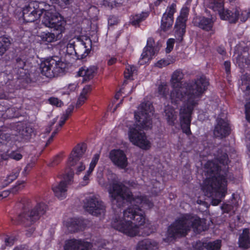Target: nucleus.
I'll return each mask as SVG.
<instances>
[{"mask_svg":"<svg viewBox=\"0 0 250 250\" xmlns=\"http://www.w3.org/2000/svg\"><path fill=\"white\" fill-rule=\"evenodd\" d=\"M48 101L50 104L52 105H56L58 107H60L62 104V101L57 98L51 97L49 99Z\"/></svg>","mask_w":250,"mask_h":250,"instance_id":"obj_51","label":"nucleus"},{"mask_svg":"<svg viewBox=\"0 0 250 250\" xmlns=\"http://www.w3.org/2000/svg\"><path fill=\"white\" fill-rule=\"evenodd\" d=\"M33 164H27L26 167H25L23 172L26 173L28 171H29L31 168H32V167H33Z\"/></svg>","mask_w":250,"mask_h":250,"instance_id":"obj_64","label":"nucleus"},{"mask_svg":"<svg viewBox=\"0 0 250 250\" xmlns=\"http://www.w3.org/2000/svg\"><path fill=\"white\" fill-rule=\"evenodd\" d=\"M137 71L136 68L134 66L128 65L126 67L124 72L125 77L126 79H129Z\"/></svg>","mask_w":250,"mask_h":250,"instance_id":"obj_42","label":"nucleus"},{"mask_svg":"<svg viewBox=\"0 0 250 250\" xmlns=\"http://www.w3.org/2000/svg\"><path fill=\"white\" fill-rule=\"evenodd\" d=\"M64 31H57L54 29L53 32H42L40 38L42 42L47 44L60 40L62 38V34Z\"/></svg>","mask_w":250,"mask_h":250,"instance_id":"obj_22","label":"nucleus"},{"mask_svg":"<svg viewBox=\"0 0 250 250\" xmlns=\"http://www.w3.org/2000/svg\"><path fill=\"white\" fill-rule=\"evenodd\" d=\"M103 1L104 5L111 7H113L116 3H119L120 2V0H103Z\"/></svg>","mask_w":250,"mask_h":250,"instance_id":"obj_53","label":"nucleus"},{"mask_svg":"<svg viewBox=\"0 0 250 250\" xmlns=\"http://www.w3.org/2000/svg\"><path fill=\"white\" fill-rule=\"evenodd\" d=\"M72 167H74V168H71L69 170H68L66 172V174L68 173H70L71 172H74V169L76 170V174H79L80 172L82 171L85 169V166L83 165V163L82 162H76V163L74 164V166Z\"/></svg>","mask_w":250,"mask_h":250,"instance_id":"obj_41","label":"nucleus"},{"mask_svg":"<svg viewBox=\"0 0 250 250\" xmlns=\"http://www.w3.org/2000/svg\"><path fill=\"white\" fill-rule=\"evenodd\" d=\"M73 178V172L65 174L64 177V181H61L60 183L53 184L52 189L54 195L60 200H63L67 196V185Z\"/></svg>","mask_w":250,"mask_h":250,"instance_id":"obj_13","label":"nucleus"},{"mask_svg":"<svg viewBox=\"0 0 250 250\" xmlns=\"http://www.w3.org/2000/svg\"><path fill=\"white\" fill-rule=\"evenodd\" d=\"M158 248V243L150 239H145L140 241L136 245V250H157Z\"/></svg>","mask_w":250,"mask_h":250,"instance_id":"obj_24","label":"nucleus"},{"mask_svg":"<svg viewBox=\"0 0 250 250\" xmlns=\"http://www.w3.org/2000/svg\"><path fill=\"white\" fill-rule=\"evenodd\" d=\"M221 247V240H216L213 242H206L205 248L208 250H220Z\"/></svg>","mask_w":250,"mask_h":250,"instance_id":"obj_35","label":"nucleus"},{"mask_svg":"<svg viewBox=\"0 0 250 250\" xmlns=\"http://www.w3.org/2000/svg\"><path fill=\"white\" fill-rule=\"evenodd\" d=\"M184 74L181 70H176L172 74L170 80V83L172 88L177 86H183L181 84V81L183 79Z\"/></svg>","mask_w":250,"mask_h":250,"instance_id":"obj_28","label":"nucleus"},{"mask_svg":"<svg viewBox=\"0 0 250 250\" xmlns=\"http://www.w3.org/2000/svg\"><path fill=\"white\" fill-rule=\"evenodd\" d=\"M109 157L114 165L121 169H125L128 166L127 158L122 150H111L109 153Z\"/></svg>","mask_w":250,"mask_h":250,"instance_id":"obj_15","label":"nucleus"},{"mask_svg":"<svg viewBox=\"0 0 250 250\" xmlns=\"http://www.w3.org/2000/svg\"><path fill=\"white\" fill-rule=\"evenodd\" d=\"M86 150L84 144L78 145L73 149L69 158L68 165L69 166H73L76 162H78L83 156Z\"/></svg>","mask_w":250,"mask_h":250,"instance_id":"obj_21","label":"nucleus"},{"mask_svg":"<svg viewBox=\"0 0 250 250\" xmlns=\"http://www.w3.org/2000/svg\"><path fill=\"white\" fill-rule=\"evenodd\" d=\"M217 153V161L224 165L228 164L229 159L227 154L221 150H219Z\"/></svg>","mask_w":250,"mask_h":250,"instance_id":"obj_39","label":"nucleus"},{"mask_svg":"<svg viewBox=\"0 0 250 250\" xmlns=\"http://www.w3.org/2000/svg\"><path fill=\"white\" fill-rule=\"evenodd\" d=\"M225 190L226 192L225 193V195L224 196H222V190L221 189H218V190L212 191V192L209 193H208L207 192H206L204 190H203V191L205 192L206 195L207 196H212L214 195V194L215 195L217 198H213L212 199L211 203L213 205L216 206L218 205L221 202V199L225 196L226 194L227 193V185L225 186Z\"/></svg>","mask_w":250,"mask_h":250,"instance_id":"obj_30","label":"nucleus"},{"mask_svg":"<svg viewBox=\"0 0 250 250\" xmlns=\"http://www.w3.org/2000/svg\"><path fill=\"white\" fill-rule=\"evenodd\" d=\"M155 53V50L154 48L145 47L139 61L140 64H143V63H146L149 61Z\"/></svg>","mask_w":250,"mask_h":250,"instance_id":"obj_29","label":"nucleus"},{"mask_svg":"<svg viewBox=\"0 0 250 250\" xmlns=\"http://www.w3.org/2000/svg\"><path fill=\"white\" fill-rule=\"evenodd\" d=\"M71 0H50L52 2L58 4L61 7H65L70 3Z\"/></svg>","mask_w":250,"mask_h":250,"instance_id":"obj_49","label":"nucleus"},{"mask_svg":"<svg viewBox=\"0 0 250 250\" xmlns=\"http://www.w3.org/2000/svg\"><path fill=\"white\" fill-rule=\"evenodd\" d=\"M224 66L225 67L227 73L229 74L230 71V63L229 62L226 61L224 62Z\"/></svg>","mask_w":250,"mask_h":250,"instance_id":"obj_60","label":"nucleus"},{"mask_svg":"<svg viewBox=\"0 0 250 250\" xmlns=\"http://www.w3.org/2000/svg\"><path fill=\"white\" fill-rule=\"evenodd\" d=\"M165 113L167 123L169 125H173L177 119V115L174 109L170 107H167L165 110Z\"/></svg>","mask_w":250,"mask_h":250,"instance_id":"obj_31","label":"nucleus"},{"mask_svg":"<svg viewBox=\"0 0 250 250\" xmlns=\"http://www.w3.org/2000/svg\"><path fill=\"white\" fill-rule=\"evenodd\" d=\"M43 2L37 1H31L23 8L22 17L23 20L26 22H34L38 20L42 15L43 8L41 7Z\"/></svg>","mask_w":250,"mask_h":250,"instance_id":"obj_11","label":"nucleus"},{"mask_svg":"<svg viewBox=\"0 0 250 250\" xmlns=\"http://www.w3.org/2000/svg\"><path fill=\"white\" fill-rule=\"evenodd\" d=\"M147 13H142L141 14H137L133 17L131 20V23L133 25H137L140 22L144 21L147 16Z\"/></svg>","mask_w":250,"mask_h":250,"instance_id":"obj_36","label":"nucleus"},{"mask_svg":"<svg viewBox=\"0 0 250 250\" xmlns=\"http://www.w3.org/2000/svg\"><path fill=\"white\" fill-rule=\"evenodd\" d=\"M250 232L248 229H243L239 238L238 244L239 247L244 249H248L250 247Z\"/></svg>","mask_w":250,"mask_h":250,"instance_id":"obj_26","label":"nucleus"},{"mask_svg":"<svg viewBox=\"0 0 250 250\" xmlns=\"http://www.w3.org/2000/svg\"><path fill=\"white\" fill-rule=\"evenodd\" d=\"M10 44L11 41L9 38L4 36L0 37V57L5 53Z\"/></svg>","mask_w":250,"mask_h":250,"instance_id":"obj_32","label":"nucleus"},{"mask_svg":"<svg viewBox=\"0 0 250 250\" xmlns=\"http://www.w3.org/2000/svg\"><path fill=\"white\" fill-rule=\"evenodd\" d=\"M187 84L189 91V95L188 97V108L190 111L198 104L201 96L207 89L209 82L205 77L202 76L197 78L193 83Z\"/></svg>","mask_w":250,"mask_h":250,"instance_id":"obj_7","label":"nucleus"},{"mask_svg":"<svg viewBox=\"0 0 250 250\" xmlns=\"http://www.w3.org/2000/svg\"><path fill=\"white\" fill-rule=\"evenodd\" d=\"M65 68L66 64L58 56L49 58L40 64L42 75L50 78L62 74Z\"/></svg>","mask_w":250,"mask_h":250,"instance_id":"obj_8","label":"nucleus"},{"mask_svg":"<svg viewBox=\"0 0 250 250\" xmlns=\"http://www.w3.org/2000/svg\"><path fill=\"white\" fill-rule=\"evenodd\" d=\"M46 210L45 204L42 203L38 204L31 209H25L18 216L17 221L25 227H30L45 213Z\"/></svg>","mask_w":250,"mask_h":250,"instance_id":"obj_9","label":"nucleus"},{"mask_svg":"<svg viewBox=\"0 0 250 250\" xmlns=\"http://www.w3.org/2000/svg\"><path fill=\"white\" fill-rule=\"evenodd\" d=\"M91 41L89 39H85V41H82L78 44L76 49V56L79 59L85 58L91 51Z\"/></svg>","mask_w":250,"mask_h":250,"instance_id":"obj_20","label":"nucleus"},{"mask_svg":"<svg viewBox=\"0 0 250 250\" xmlns=\"http://www.w3.org/2000/svg\"><path fill=\"white\" fill-rule=\"evenodd\" d=\"M215 19L211 16L210 18L205 17H196L194 19L195 25L207 31H212Z\"/></svg>","mask_w":250,"mask_h":250,"instance_id":"obj_19","label":"nucleus"},{"mask_svg":"<svg viewBox=\"0 0 250 250\" xmlns=\"http://www.w3.org/2000/svg\"><path fill=\"white\" fill-rule=\"evenodd\" d=\"M230 132V128L228 123L225 120L217 119V124L215 126L213 134L216 138H223L228 136Z\"/></svg>","mask_w":250,"mask_h":250,"instance_id":"obj_17","label":"nucleus"},{"mask_svg":"<svg viewBox=\"0 0 250 250\" xmlns=\"http://www.w3.org/2000/svg\"><path fill=\"white\" fill-rule=\"evenodd\" d=\"M154 108L149 102L142 103L138 107V111L135 113L136 120V126L130 128L128 132L129 141L135 146L144 150H148L151 143L147 139L145 132L139 129L147 130L152 127V116Z\"/></svg>","mask_w":250,"mask_h":250,"instance_id":"obj_2","label":"nucleus"},{"mask_svg":"<svg viewBox=\"0 0 250 250\" xmlns=\"http://www.w3.org/2000/svg\"><path fill=\"white\" fill-rule=\"evenodd\" d=\"M24 187V182L23 181L18 182L17 184L11 188V192L13 194H16Z\"/></svg>","mask_w":250,"mask_h":250,"instance_id":"obj_44","label":"nucleus"},{"mask_svg":"<svg viewBox=\"0 0 250 250\" xmlns=\"http://www.w3.org/2000/svg\"><path fill=\"white\" fill-rule=\"evenodd\" d=\"M250 15V12H247L246 11H244L241 12V15H239V18L240 19V20L245 22L248 18L249 17Z\"/></svg>","mask_w":250,"mask_h":250,"instance_id":"obj_54","label":"nucleus"},{"mask_svg":"<svg viewBox=\"0 0 250 250\" xmlns=\"http://www.w3.org/2000/svg\"><path fill=\"white\" fill-rule=\"evenodd\" d=\"M19 174V170L17 169L14 171H13L10 175H9L5 180L7 183H6V185H8V184L12 182L13 180L16 179Z\"/></svg>","mask_w":250,"mask_h":250,"instance_id":"obj_45","label":"nucleus"},{"mask_svg":"<svg viewBox=\"0 0 250 250\" xmlns=\"http://www.w3.org/2000/svg\"><path fill=\"white\" fill-rule=\"evenodd\" d=\"M96 71V67L94 66L89 67L83 66L80 68L78 72V75L83 77L84 81H88L92 79Z\"/></svg>","mask_w":250,"mask_h":250,"instance_id":"obj_25","label":"nucleus"},{"mask_svg":"<svg viewBox=\"0 0 250 250\" xmlns=\"http://www.w3.org/2000/svg\"><path fill=\"white\" fill-rule=\"evenodd\" d=\"M189 95V91L187 83L183 84V86L172 88L170 94V99L173 104L178 105L181 102L184 103L180 110V121L183 132L188 135L191 133L190 129L191 115L193 109H191L190 112L188 111V97Z\"/></svg>","mask_w":250,"mask_h":250,"instance_id":"obj_4","label":"nucleus"},{"mask_svg":"<svg viewBox=\"0 0 250 250\" xmlns=\"http://www.w3.org/2000/svg\"><path fill=\"white\" fill-rule=\"evenodd\" d=\"M108 191L112 203L117 204L119 208L122 206L125 200L130 202V204L136 202L143 204V205L146 204L148 207L152 206V203L146 197H134L129 188L120 181H114L111 184Z\"/></svg>","mask_w":250,"mask_h":250,"instance_id":"obj_5","label":"nucleus"},{"mask_svg":"<svg viewBox=\"0 0 250 250\" xmlns=\"http://www.w3.org/2000/svg\"><path fill=\"white\" fill-rule=\"evenodd\" d=\"M205 243L199 241L194 245V248L197 250H202L203 248H205Z\"/></svg>","mask_w":250,"mask_h":250,"instance_id":"obj_56","label":"nucleus"},{"mask_svg":"<svg viewBox=\"0 0 250 250\" xmlns=\"http://www.w3.org/2000/svg\"><path fill=\"white\" fill-rule=\"evenodd\" d=\"M60 162V157L59 156H56L52 161L51 164L52 166L57 165Z\"/></svg>","mask_w":250,"mask_h":250,"instance_id":"obj_62","label":"nucleus"},{"mask_svg":"<svg viewBox=\"0 0 250 250\" xmlns=\"http://www.w3.org/2000/svg\"><path fill=\"white\" fill-rule=\"evenodd\" d=\"M204 171L207 176L203 183V190L208 193L221 189L222 196L225 195L227 180L225 176L220 173V168L214 161H208L205 165Z\"/></svg>","mask_w":250,"mask_h":250,"instance_id":"obj_6","label":"nucleus"},{"mask_svg":"<svg viewBox=\"0 0 250 250\" xmlns=\"http://www.w3.org/2000/svg\"><path fill=\"white\" fill-rule=\"evenodd\" d=\"M32 129L29 127H26L23 128L19 132L22 138L24 140H28L32 135Z\"/></svg>","mask_w":250,"mask_h":250,"instance_id":"obj_40","label":"nucleus"},{"mask_svg":"<svg viewBox=\"0 0 250 250\" xmlns=\"http://www.w3.org/2000/svg\"><path fill=\"white\" fill-rule=\"evenodd\" d=\"M74 109V106L73 105L69 106V107L66 110L65 114L68 117L71 115Z\"/></svg>","mask_w":250,"mask_h":250,"instance_id":"obj_61","label":"nucleus"},{"mask_svg":"<svg viewBox=\"0 0 250 250\" xmlns=\"http://www.w3.org/2000/svg\"><path fill=\"white\" fill-rule=\"evenodd\" d=\"M76 49L75 48V45L73 43H68L66 47V53L69 55H76Z\"/></svg>","mask_w":250,"mask_h":250,"instance_id":"obj_47","label":"nucleus"},{"mask_svg":"<svg viewBox=\"0 0 250 250\" xmlns=\"http://www.w3.org/2000/svg\"><path fill=\"white\" fill-rule=\"evenodd\" d=\"M26 67V62L20 58L16 60L14 69H21Z\"/></svg>","mask_w":250,"mask_h":250,"instance_id":"obj_48","label":"nucleus"},{"mask_svg":"<svg viewBox=\"0 0 250 250\" xmlns=\"http://www.w3.org/2000/svg\"><path fill=\"white\" fill-rule=\"evenodd\" d=\"M240 88L243 93V97L246 101L245 113L246 118L250 121V80H243Z\"/></svg>","mask_w":250,"mask_h":250,"instance_id":"obj_18","label":"nucleus"},{"mask_svg":"<svg viewBox=\"0 0 250 250\" xmlns=\"http://www.w3.org/2000/svg\"><path fill=\"white\" fill-rule=\"evenodd\" d=\"M148 207L147 205L135 202L131 204L123 212L124 219L118 214H115L111 223L112 228L129 236H134L138 234L139 230L138 226L143 225L145 222L144 212L141 208H149L153 207Z\"/></svg>","mask_w":250,"mask_h":250,"instance_id":"obj_1","label":"nucleus"},{"mask_svg":"<svg viewBox=\"0 0 250 250\" xmlns=\"http://www.w3.org/2000/svg\"><path fill=\"white\" fill-rule=\"evenodd\" d=\"M158 92L160 95L166 97L168 93V88L166 84H160L158 87Z\"/></svg>","mask_w":250,"mask_h":250,"instance_id":"obj_46","label":"nucleus"},{"mask_svg":"<svg viewBox=\"0 0 250 250\" xmlns=\"http://www.w3.org/2000/svg\"><path fill=\"white\" fill-rule=\"evenodd\" d=\"M68 231L70 232H75L81 229L80 221L77 219H72L68 223L67 226Z\"/></svg>","mask_w":250,"mask_h":250,"instance_id":"obj_34","label":"nucleus"},{"mask_svg":"<svg viewBox=\"0 0 250 250\" xmlns=\"http://www.w3.org/2000/svg\"><path fill=\"white\" fill-rule=\"evenodd\" d=\"M9 151H7L6 153H3L0 155V158L2 160H7L9 158Z\"/></svg>","mask_w":250,"mask_h":250,"instance_id":"obj_59","label":"nucleus"},{"mask_svg":"<svg viewBox=\"0 0 250 250\" xmlns=\"http://www.w3.org/2000/svg\"><path fill=\"white\" fill-rule=\"evenodd\" d=\"M176 5L172 4L168 7L166 12L163 14L161 20V29L164 32L169 30L173 23V14L176 11Z\"/></svg>","mask_w":250,"mask_h":250,"instance_id":"obj_16","label":"nucleus"},{"mask_svg":"<svg viewBox=\"0 0 250 250\" xmlns=\"http://www.w3.org/2000/svg\"><path fill=\"white\" fill-rule=\"evenodd\" d=\"M174 62V59L172 57L163 59L159 61L155 64L159 68L166 67Z\"/></svg>","mask_w":250,"mask_h":250,"instance_id":"obj_37","label":"nucleus"},{"mask_svg":"<svg viewBox=\"0 0 250 250\" xmlns=\"http://www.w3.org/2000/svg\"><path fill=\"white\" fill-rule=\"evenodd\" d=\"M9 156L10 158L17 161L20 160L22 157V155L17 151H11L9 153Z\"/></svg>","mask_w":250,"mask_h":250,"instance_id":"obj_52","label":"nucleus"},{"mask_svg":"<svg viewBox=\"0 0 250 250\" xmlns=\"http://www.w3.org/2000/svg\"><path fill=\"white\" fill-rule=\"evenodd\" d=\"M175 40L173 39H169L167 40V47L166 48V52L167 53H169L173 48Z\"/></svg>","mask_w":250,"mask_h":250,"instance_id":"obj_50","label":"nucleus"},{"mask_svg":"<svg viewBox=\"0 0 250 250\" xmlns=\"http://www.w3.org/2000/svg\"><path fill=\"white\" fill-rule=\"evenodd\" d=\"M239 11L235 9L234 11H231L226 10L223 15H221V19L227 20L230 23H235L239 18Z\"/></svg>","mask_w":250,"mask_h":250,"instance_id":"obj_27","label":"nucleus"},{"mask_svg":"<svg viewBox=\"0 0 250 250\" xmlns=\"http://www.w3.org/2000/svg\"><path fill=\"white\" fill-rule=\"evenodd\" d=\"M5 242L7 246H11L13 244V239L10 238H5Z\"/></svg>","mask_w":250,"mask_h":250,"instance_id":"obj_63","label":"nucleus"},{"mask_svg":"<svg viewBox=\"0 0 250 250\" xmlns=\"http://www.w3.org/2000/svg\"><path fill=\"white\" fill-rule=\"evenodd\" d=\"M188 10L183 9L180 15L177 18L175 25V32L176 40L179 42L183 40V37L185 33L186 21L187 20Z\"/></svg>","mask_w":250,"mask_h":250,"instance_id":"obj_14","label":"nucleus"},{"mask_svg":"<svg viewBox=\"0 0 250 250\" xmlns=\"http://www.w3.org/2000/svg\"><path fill=\"white\" fill-rule=\"evenodd\" d=\"M99 159V155L98 154H96L94 155L93 158H92V161L90 164L89 168L88 170V173L91 174L92 171L93 170L95 167L96 166L98 160Z\"/></svg>","mask_w":250,"mask_h":250,"instance_id":"obj_43","label":"nucleus"},{"mask_svg":"<svg viewBox=\"0 0 250 250\" xmlns=\"http://www.w3.org/2000/svg\"><path fill=\"white\" fill-rule=\"evenodd\" d=\"M206 221L205 219H201L197 216L185 214L168 228L167 236L173 238L185 236L191 228L195 232L200 233L208 229Z\"/></svg>","mask_w":250,"mask_h":250,"instance_id":"obj_3","label":"nucleus"},{"mask_svg":"<svg viewBox=\"0 0 250 250\" xmlns=\"http://www.w3.org/2000/svg\"><path fill=\"white\" fill-rule=\"evenodd\" d=\"M87 99V96L80 94L76 104V106L79 107L83 104Z\"/></svg>","mask_w":250,"mask_h":250,"instance_id":"obj_55","label":"nucleus"},{"mask_svg":"<svg viewBox=\"0 0 250 250\" xmlns=\"http://www.w3.org/2000/svg\"><path fill=\"white\" fill-rule=\"evenodd\" d=\"M83 207L86 211L94 216L103 214L105 210V206L104 202L94 196L86 199Z\"/></svg>","mask_w":250,"mask_h":250,"instance_id":"obj_12","label":"nucleus"},{"mask_svg":"<svg viewBox=\"0 0 250 250\" xmlns=\"http://www.w3.org/2000/svg\"><path fill=\"white\" fill-rule=\"evenodd\" d=\"M154 43V41L152 38H149L147 41V44L145 47H148L149 48H154L153 44Z\"/></svg>","mask_w":250,"mask_h":250,"instance_id":"obj_58","label":"nucleus"},{"mask_svg":"<svg viewBox=\"0 0 250 250\" xmlns=\"http://www.w3.org/2000/svg\"><path fill=\"white\" fill-rule=\"evenodd\" d=\"M89 244L82 240L71 239L66 241L64 250H87Z\"/></svg>","mask_w":250,"mask_h":250,"instance_id":"obj_23","label":"nucleus"},{"mask_svg":"<svg viewBox=\"0 0 250 250\" xmlns=\"http://www.w3.org/2000/svg\"><path fill=\"white\" fill-rule=\"evenodd\" d=\"M14 70L18 76V79H26L28 78L29 73L27 68L22 67L20 70V69H14Z\"/></svg>","mask_w":250,"mask_h":250,"instance_id":"obj_38","label":"nucleus"},{"mask_svg":"<svg viewBox=\"0 0 250 250\" xmlns=\"http://www.w3.org/2000/svg\"><path fill=\"white\" fill-rule=\"evenodd\" d=\"M42 23L46 26L57 30L65 31V21L54 8L42 10Z\"/></svg>","mask_w":250,"mask_h":250,"instance_id":"obj_10","label":"nucleus"},{"mask_svg":"<svg viewBox=\"0 0 250 250\" xmlns=\"http://www.w3.org/2000/svg\"><path fill=\"white\" fill-rule=\"evenodd\" d=\"M210 8L214 12H217L220 18L226 10L224 9V3L220 1H214L210 4Z\"/></svg>","mask_w":250,"mask_h":250,"instance_id":"obj_33","label":"nucleus"},{"mask_svg":"<svg viewBox=\"0 0 250 250\" xmlns=\"http://www.w3.org/2000/svg\"><path fill=\"white\" fill-rule=\"evenodd\" d=\"M91 90V87L90 85H86L83 89L81 94L87 96V94Z\"/></svg>","mask_w":250,"mask_h":250,"instance_id":"obj_57","label":"nucleus"}]
</instances>
